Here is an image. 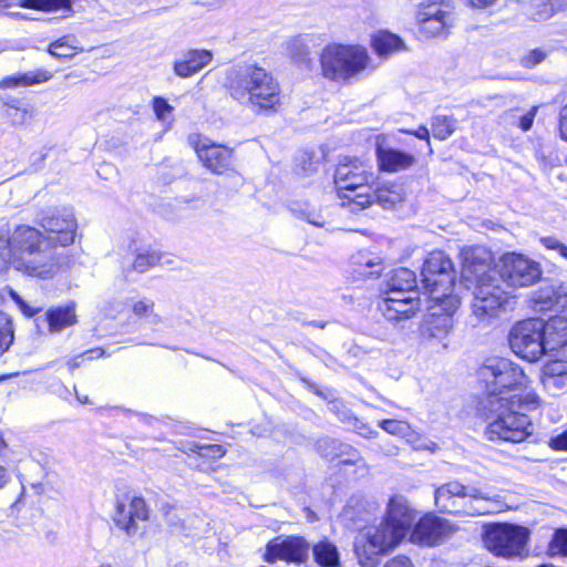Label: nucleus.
<instances>
[{"instance_id": "f257e3e1", "label": "nucleus", "mask_w": 567, "mask_h": 567, "mask_svg": "<svg viewBox=\"0 0 567 567\" xmlns=\"http://www.w3.org/2000/svg\"><path fill=\"white\" fill-rule=\"evenodd\" d=\"M38 227L18 226L10 237L0 233V275L11 265L23 275L51 279L60 270L63 254L74 243L78 220L73 208H50L37 219Z\"/></svg>"}, {"instance_id": "f03ea898", "label": "nucleus", "mask_w": 567, "mask_h": 567, "mask_svg": "<svg viewBox=\"0 0 567 567\" xmlns=\"http://www.w3.org/2000/svg\"><path fill=\"white\" fill-rule=\"evenodd\" d=\"M540 276L539 264L515 252L502 257L501 278L485 264H466L462 271V280L466 289L472 291V319L476 324L487 323L511 303V297L499 285L501 280L511 287H529L538 281Z\"/></svg>"}, {"instance_id": "7ed1b4c3", "label": "nucleus", "mask_w": 567, "mask_h": 567, "mask_svg": "<svg viewBox=\"0 0 567 567\" xmlns=\"http://www.w3.org/2000/svg\"><path fill=\"white\" fill-rule=\"evenodd\" d=\"M539 404V396L534 392L489 399L484 405L487 420L485 437L511 443L525 441L534 430L527 412L536 410Z\"/></svg>"}, {"instance_id": "20e7f679", "label": "nucleus", "mask_w": 567, "mask_h": 567, "mask_svg": "<svg viewBox=\"0 0 567 567\" xmlns=\"http://www.w3.org/2000/svg\"><path fill=\"white\" fill-rule=\"evenodd\" d=\"M225 86L237 103L256 114L276 112L279 106V83L257 64L244 63L229 68Z\"/></svg>"}, {"instance_id": "39448f33", "label": "nucleus", "mask_w": 567, "mask_h": 567, "mask_svg": "<svg viewBox=\"0 0 567 567\" xmlns=\"http://www.w3.org/2000/svg\"><path fill=\"white\" fill-rule=\"evenodd\" d=\"M434 505L440 513L460 517H476L495 512V497L475 486H466L457 480L437 486Z\"/></svg>"}, {"instance_id": "423d86ee", "label": "nucleus", "mask_w": 567, "mask_h": 567, "mask_svg": "<svg viewBox=\"0 0 567 567\" xmlns=\"http://www.w3.org/2000/svg\"><path fill=\"white\" fill-rule=\"evenodd\" d=\"M373 178V173L364 162L352 157L342 158L334 172V184L341 206L349 208L352 213L368 208L370 203L368 192Z\"/></svg>"}, {"instance_id": "0eeeda50", "label": "nucleus", "mask_w": 567, "mask_h": 567, "mask_svg": "<svg viewBox=\"0 0 567 567\" xmlns=\"http://www.w3.org/2000/svg\"><path fill=\"white\" fill-rule=\"evenodd\" d=\"M370 63L365 48L331 43L320 53L323 78L336 82H349L364 71Z\"/></svg>"}, {"instance_id": "6e6552de", "label": "nucleus", "mask_w": 567, "mask_h": 567, "mask_svg": "<svg viewBox=\"0 0 567 567\" xmlns=\"http://www.w3.org/2000/svg\"><path fill=\"white\" fill-rule=\"evenodd\" d=\"M422 284L435 302H450L457 309L458 300L452 295L455 284V269L452 260L443 251H433L422 267Z\"/></svg>"}, {"instance_id": "1a4fd4ad", "label": "nucleus", "mask_w": 567, "mask_h": 567, "mask_svg": "<svg viewBox=\"0 0 567 567\" xmlns=\"http://www.w3.org/2000/svg\"><path fill=\"white\" fill-rule=\"evenodd\" d=\"M529 539V530L509 523H492L484 525L482 542L494 556L513 559L522 557Z\"/></svg>"}, {"instance_id": "9d476101", "label": "nucleus", "mask_w": 567, "mask_h": 567, "mask_svg": "<svg viewBox=\"0 0 567 567\" xmlns=\"http://www.w3.org/2000/svg\"><path fill=\"white\" fill-rule=\"evenodd\" d=\"M478 377L485 384L486 402L494 398H505V391L524 386L527 379L519 365L504 358L487 360L480 369Z\"/></svg>"}, {"instance_id": "9b49d317", "label": "nucleus", "mask_w": 567, "mask_h": 567, "mask_svg": "<svg viewBox=\"0 0 567 567\" xmlns=\"http://www.w3.org/2000/svg\"><path fill=\"white\" fill-rule=\"evenodd\" d=\"M545 328V321L540 319H527L514 324L508 333L513 352L528 362L538 361L547 351Z\"/></svg>"}, {"instance_id": "f8f14e48", "label": "nucleus", "mask_w": 567, "mask_h": 567, "mask_svg": "<svg viewBox=\"0 0 567 567\" xmlns=\"http://www.w3.org/2000/svg\"><path fill=\"white\" fill-rule=\"evenodd\" d=\"M363 537L367 543L354 545L355 554L362 567H375L378 556L394 548L404 537L401 536L385 520L379 526H371L365 529Z\"/></svg>"}, {"instance_id": "ddd939ff", "label": "nucleus", "mask_w": 567, "mask_h": 567, "mask_svg": "<svg viewBox=\"0 0 567 567\" xmlns=\"http://www.w3.org/2000/svg\"><path fill=\"white\" fill-rule=\"evenodd\" d=\"M436 303L444 310V313L430 312L426 315L420 327V336L423 346L434 351H441L449 347V338L454 327L453 312L456 309L452 310L451 303L447 301Z\"/></svg>"}, {"instance_id": "4468645a", "label": "nucleus", "mask_w": 567, "mask_h": 567, "mask_svg": "<svg viewBox=\"0 0 567 567\" xmlns=\"http://www.w3.org/2000/svg\"><path fill=\"white\" fill-rule=\"evenodd\" d=\"M419 31L425 38L446 37L453 24L450 4L445 0H423L419 4Z\"/></svg>"}, {"instance_id": "2eb2a0df", "label": "nucleus", "mask_w": 567, "mask_h": 567, "mask_svg": "<svg viewBox=\"0 0 567 567\" xmlns=\"http://www.w3.org/2000/svg\"><path fill=\"white\" fill-rule=\"evenodd\" d=\"M150 518V508L143 497L123 495L116 499L113 522L127 537L140 533V524Z\"/></svg>"}, {"instance_id": "dca6fc26", "label": "nucleus", "mask_w": 567, "mask_h": 567, "mask_svg": "<svg viewBox=\"0 0 567 567\" xmlns=\"http://www.w3.org/2000/svg\"><path fill=\"white\" fill-rule=\"evenodd\" d=\"M190 146L195 150L198 159L203 166L216 175H223L231 169L233 150L224 145H218L207 137L200 135H190L188 137Z\"/></svg>"}, {"instance_id": "f3484780", "label": "nucleus", "mask_w": 567, "mask_h": 567, "mask_svg": "<svg viewBox=\"0 0 567 567\" xmlns=\"http://www.w3.org/2000/svg\"><path fill=\"white\" fill-rule=\"evenodd\" d=\"M310 545L300 536H278L266 545L264 560L272 564L276 560L302 564L309 557Z\"/></svg>"}, {"instance_id": "a211bd4d", "label": "nucleus", "mask_w": 567, "mask_h": 567, "mask_svg": "<svg viewBox=\"0 0 567 567\" xmlns=\"http://www.w3.org/2000/svg\"><path fill=\"white\" fill-rule=\"evenodd\" d=\"M458 529L450 520L435 515L423 516L411 534V542L420 545L435 546L445 542Z\"/></svg>"}, {"instance_id": "6ab92c4d", "label": "nucleus", "mask_w": 567, "mask_h": 567, "mask_svg": "<svg viewBox=\"0 0 567 567\" xmlns=\"http://www.w3.org/2000/svg\"><path fill=\"white\" fill-rule=\"evenodd\" d=\"M317 451L328 460L340 458L341 464H353L360 468L367 470V463L359 452L348 444L334 439H320L316 443Z\"/></svg>"}, {"instance_id": "aec40b11", "label": "nucleus", "mask_w": 567, "mask_h": 567, "mask_svg": "<svg viewBox=\"0 0 567 567\" xmlns=\"http://www.w3.org/2000/svg\"><path fill=\"white\" fill-rule=\"evenodd\" d=\"M415 519V512L411 508L403 495H394L388 504L384 520L391 525L396 533L405 537Z\"/></svg>"}, {"instance_id": "412c9836", "label": "nucleus", "mask_w": 567, "mask_h": 567, "mask_svg": "<svg viewBox=\"0 0 567 567\" xmlns=\"http://www.w3.org/2000/svg\"><path fill=\"white\" fill-rule=\"evenodd\" d=\"M379 308L381 309L383 316L390 321L406 320L414 317L420 310V298H383L379 305Z\"/></svg>"}, {"instance_id": "4be33fe9", "label": "nucleus", "mask_w": 567, "mask_h": 567, "mask_svg": "<svg viewBox=\"0 0 567 567\" xmlns=\"http://www.w3.org/2000/svg\"><path fill=\"white\" fill-rule=\"evenodd\" d=\"M377 157L380 168L388 173L405 171L416 163L414 155L392 147L378 146Z\"/></svg>"}, {"instance_id": "5701e85b", "label": "nucleus", "mask_w": 567, "mask_h": 567, "mask_svg": "<svg viewBox=\"0 0 567 567\" xmlns=\"http://www.w3.org/2000/svg\"><path fill=\"white\" fill-rule=\"evenodd\" d=\"M213 60V53L209 50H188L181 59L174 62V72L181 78H189L199 72Z\"/></svg>"}, {"instance_id": "b1692460", "label": "nucleus", "mask_w": 567, "mask_h": 567, "mask_svg": "<svg viewBox=\"0 0 567 567\" xmlns=\"http://www.w3.org/2000/svg\"><path fill=\"white\" fill-rule=\"evenodd\" d=\"M76 321L74 309L70 306L49 309L43 317L35 319L37 327L47 324L51 333H59Z\"/></svg>"}, {"instance_id": "393cba45", "label": "nucleus", "mask_w": 567, "mask_h": 567, "mask_svg": "<svg viewBox=\"0 0 567 567\" xmlns=\"http://www.w3.org/2000/svg\"><path fill=\"white\" fill-rule=\"evenodd\" d=\"M368 194L370 196L369 207L378 204L384 209H393L404 199L403 187L400 184H384L377 188L370 185Z\"/></svg>"}, {"instance_id": "a878e982", "label": "nucleus", "mask_w": 567, "mask_h": 567, "mask_svg": "<svg viewBox=\"0 0 567 567\" xmlns=\"http://www.w3.org/2000/svg\"><path fill=\"white\" fill-rule=\"evenodd\" d=\"M371 45L381 58L408 50L403 39L388 30L377 31L371 38Z\"/></svg>"}, {"instance_id": "bb28decb", "label": "nucleus", "mask_w": 567, "mask_h": 567, "mask_svg": "<svg viewBox=\"0 0 567 567\" xmlns=\"http://www.w3.org/2000/svg\"><path fill=\"white\" fill-rule=\"evenodd\" d=\"M53 76L52 72L43 69H37L9 75L0 80V89L30 86L49 81Z\"/></svg>"}, {"instance_id": "cd10ccee", "label": "nucleus", "mask_w": 567, "mask_h": 567, "mask_svg": "<svg viewBox=\"0 0 567 567\" xmlns=\"http://www.w3.org/2000/svg\"><path fill=\"white\" fill-rule=\"evenodd\" d=\"M545 341L547 349H555L567 344V319L555 317L545 322Z\"/></svg>"}, {"instance_id": "c85d7f7f", "label": "nucleus", "mask_w": 567, "mask_h": 567, "mask_svg": "<svg viewBox=\"0 0 567 567\" xmlns=\"http://www.w3.org/2000/svg\"><path fill=\"white\" fill-rule=\"evenodd\" d=\"M315 40L311 35H298L288 43V53L295 63L311 64L310 49Z\"/></svg>"}, {"instance_id": "c756f323", "label": "nucleus", "mask_w": 567, "mask_h": 567, "mask_svg": "<svg viewBox=\"0 0 567 567\" xmlns=\"http://www.w3.org/2000/svg\"><path fill=\"white\" fill-rule=\"evenodd\" d=\"M315 560L322 567H337L339 553L337 547L327 540H322L312 547Z\"/></svg>"}, {"instance_id": "7c9ffc66", "label": "nucleus", "mask_w": 567, "mask_h": 567, "mask_svg": "<svg viewBox=\"0 0 567 567\" xmlns=\"http://www.w3.org/2000/svg\"><path fill=\"white\" fill-rule=\"evenodd\" d=\"M388 288L399 289L401 291H416L415 274L408 268L395 269L386 281Z\"/></svg>"}, {"instance_id": "2f4dec72", "label": "nucleus", "mask_w": 567, "mask_h": 567, "mask_svg": "<svg viewBox=\"0 0 567 567\" xmlns=\"http://www.w3.org/2000/svg\"><path fill=\"white\" fill-rule=\"evenodd\" d=\"M132 312L140 319H146L152 326L162 323V317L155 313V302L148 298L133 300L131 303Z\"/></svg>"}, {"instance_id": "473e14b6", "label": "nucleus", "mask_w": 567, "mask_h": 567, "mask_svg": "<svg viewBox=\"0 0 567 567\" xmlns=\"http://www.w3.org/2000/svg\"><path fill=\"white\" fill-rule=\"evenodd\" d=\"M567 7V0H534L535 20H547L556 11L563 10Z\"/></svg>"}, {"instance_id": "72a5a7b5", "label": "nucleus", "mask_w": 567, "mask_h": 567, "mask_svg": "<svg viewBox=\"0 0 567 567\" xmlns=\"http://www.w3.org/2000/svg\"><path fill=\"white\" fill-rule=\"evenodd\" d=\"M456 121L446 115H436L432 118V134L435 138L444 141L449 138L455 131Z\"/></svg>"}, {"instance_id": "f704fd0d", "label": "nucleus", "mask_w": 567, "mask_h": 567, "mask_svg": "<svg viewBox=\"0 0 567 567\" xmlns=\"http://www.w3.org/2000/svg\"><path fill=\"white\" fill-rule=\"evenodd\" d=\"M567 375V361L554 360L548 362L543 370L542 382L544 386L555 384V380H560L559 377Z\"/></svg>"}, {"instance_id": "c9c22d12", "label": "nucleus", "mask_w": 567, "mask_h": 567, "mask_svg": "<svg viewBox=\"0 0 567 567\" xmlns=\"http://www.w3.org/2000/svg\"><path fill=\"white\" fill-rule=\"evenodd\" d=\"M162 254L155 250H145L138 252L133 262V269L138 272H145L148 269L161 264Z\"/></svg>"}, {"instance_id": "e433bc0d", "label": "nucleus", "mask_w": 567, "mask_h": 567, "mask_svg": "<svg viewBox=\"0 0 567 567\" xmlns=\"http://www.w3.org/2000/svg\"><path fill=\"white\" fill-rule=\"evenodd\" d=\"M358 259H364V268L359 270V275L362 277L379 276L383 270L382 260L379 256L359 252Z\"/></svg>"}, {"instance_id": "4c0bfd02", "label": "nucleus", "mask_w": 567, "mask_h": 567, "mask_svg": "<svg viewBox=\"0 0 567 567\" xmlns=\"http://www.w3.org/2000/svg\"><path fill=\"white\" fill-rule=\"evenodd\" d=\"M0 101L3 105L8 106L11 110H17V114L21 113V120L12 118V125L19 126L27 123L28 120L32 117L31 110L29 107H22L21 100L10 96V95H0Z\"/></svg>"}, {"instance_id": "58836bf2", "label": "nucleus", "mask_w": 567, "mask_h": 567, "mask_svg": "<svg viewBox=\"0 0 567 567\" xmlns=\"http://www.w3.org/2000/svg\"><path fill=\"white\" fill-rule=\"evenodd\" d=\"M20 7L37 10H59L70 7V0H21Z\"/></svg>"}, {"instance_id": "ea45409f", "label": "nucleus", "mask_w": 567, "mask_h": 567, "mask_svg": "<svg viewBox=\"0 0 567 567\" xmlns=\"http://www.w3.org/2000/svg\"><path fill=\"white\" fill-rule=\"evenodd\" d=\"M292 212L297 217L316 227H323L327 223V218L321 210H317L308 205L305 207L292 208Z\"/></svg>"}, {"instance_id": "a19ab883", "label": "nucleus", "mask_w": 567, "mask_h": 567, "mask_svg": "<svg viewBox=\"0 0 567 567\" xmlns=\"http://www.w3.org/2000/svg\"><path fill=\"white\" fill-rule=\"evenodd\" d=\"M539 302L543 303L542 309H550L556 307L558 309L567 308V291L563 287L558 291L553 292V296H539Z\"/></svg>"}, {"instance_id": "79ce46f5", "label": "nucleus", "mask_w": 567, "mask_h": 567, "mask_svg": "<svg viewBox=\"0 0 567 567\" xmlns=\"http://www.w3.org/2000/svg\"><path fill=\"white\" fill-rule=\"evenodd\" d=\"M548 551L551 556H567V529H557L549 543Z\"/></svg>"}, {"instance_id": "37998d69", "label": "nucleus", "mask_w": 567, "mask_h": 567, "mask_svg": "<svg viewBox=\"0 0 567 567\" xmlns=\"http://www.w3.org/2000/svg\"><path fill=\"white\" fill-rule=\"evenodd\" d=\"M548 51L543 48H537L528 51L520 58V64L525 68H534L545 61Z\"/></svg>"}, {"instance_id": "c03bdc74", "label": "nucleus", "mask_w": 567, "mask_h": 567, "mask_svg": "<svg viewBox=\"0 0 567 567\" xmlns=\"http://www.w3.org/2000/svg\"><path fill=\"white\" fill-rule=\"evenodd\" d=\"M381 427L393 435L405 436L410 433V425L406 422L398 420H384Z\"/></svg>"}, {"instance_id": "a18cd8bd", "label": "nucleus", "mask_w": 567, "mask_h": 567, "mask_svg": "<svg viewBox=\"0 0 567 567\" xmlns=\"http://www.w3.org/2000/svg\"><path fill=\"white\" fill-rule=\"evenodd\" d=\"M540 244L548 250L556 251L560 257L567 260V246L555 236L540 237Z\"/></svg>"}, {"instance_id": "49530a36", "label": "nucleus", "mask_w": 567, "mask_h": 567, "mask_svg": "<svg viewBox=\"0 0 567 567\" xmlns=\"http://www.w3.org/2000/svg\"><path fill=\"white\" fill-rule=\"evenodd\" d=\"M49 53L58 58H72L75 54V48L64 40H58L50 44Z\"/></svg>"}, {"instance_id": "de8ad7c7", "label": "nucleus", "mask_w": 567, "mask_h": 567, "mask_svg": "<svg viewBox=\"0 0 567 567\" xmlns=\"http://www.w3.org/2000/svg\"><path fill=\"white\" fill-rule=\"evenodd\" d=\"M225 453H226L225 449L218 444L197 446V454L200 457H205V458H209V460H219L225 455Z\"/></svg>"}, {"instance_id": "09e8293b", "label": "nucleus", "mask_w": 567, "mask_h": 567, "mask_svg": "<svg viewBox=\"0 0 567 567\" xmlns=\"http://www.w3.org/2000/svg\"><path fill=\"white\" fill-rule=\"evenodd\" d=\"M8 293L24 316L31 318L40 311V308H34L28 305L16 290L10 288Z\"/></svg>"}, {"instance_id": "8fccbe9b", "label": "nucleus", "mask_w": 567, "mask_h": 567, "mask_svg": "<svg viewBox=\"0 0 567 567\" xmlns=\"http://www.w3.org/2000/svg\"><path fill=\"white\" fill-rule=\"evenodd\" d=\"M153 109L156 117L161 121H165L174 111V107L168 104L164 97H154Z\"/></svg>"}, {"instance_id": "3c124183", "label": "nucleus", "mask_w": 567, "mask_h": 567, "mask_svg": "<svg viewBox=\"0 0 567 567\" xmlns=\"http://www.w3.org/2000/svg\"><path fill=\"white\" fill-rule=\"evenodd\" d=\"M535 156L543 171H548L555 166L556 162L558 161L557 156H555L551 152L546 153L544 148L537 150Z\"/></svg>"}, {"instance_id": "603ef678", "label": "nucleus", "mask_w": 567, "mask_h": 567, "mask_svg": "<svg viewBox=\"0 0 567 567\" xmlns=\"http://www.w3.org/2000/svg\"><path fill=\"white\" fill-rule=\"evenodd\" d=\"M549 446L556 451H567V429L563 433L551 437Z\"/></svg>"}, {"instance_id": "864d4df0", "label": "nucleus", "mask_w": 567, "mask_h": 567, "mask_svg": "<svg viewBox=\"0 0 567 567\" xmlns=\"http://www.w3.org/2000/svg\"><path fill=\"white\" fill-rule=\"evenodd\" d=\"M536 113H537V106H534L529 112H527L525 115H523L520 117L519 127L524 132H527L532 128Z\"/></svg>"}, {"instance_id": "5fc2aeb1", "label": "nucleus", "mask_w": 567, "mask_h": 567, "mask_svg": "<svg viewBox=\"0 0 567 567\" xmlns=\"http://www.w3.org/2000/svg\"><path fill=\"white\" fill-rule=\"evenodd\" d=\"M383 298H395V299H404L406 297H419L417 291H401L399 289L388 288L384 290Z\"/></svg>"}, {"instance_id": "6e6d98bb", "label": "nucleus", "mask_w": 567, "mask_h": 567, "mask_svg": "<svg viewBox=\"0 0 567 567\" xmlns=\"http://www.w3.org/2000/svg\"><path fill=\"white\" fill-rule=\"evenodd\" d=\"M559 133L560 137L567 142V104L560 110L559 113Z\"/></svg>"}, {"instance_id": "4d7b16f0", "label": "nucleus", "mask_w": 567, "mask_h": 567, "mask_svg": "<svg viewBox=\"0 0 567 567\" xmlns=\"http://www.w3.org/2000/svg\"><path fill=\"white\" fill-rule=\"evenodd\" d=\"M402 132L414 135L420 140H425L427 145L430 146V131L426 126L421 125L415 131L402 130Z\"/></svg>"}, {"instance_id": "13d9d810", "label": "nucleus", "mask_w": 567, "mask_h": 567, "mask_svg": "<svg viewBox=\"0 0 567 567\" xmlns=\"http://www.w3.org/2000/svg\"><path fill=\"white\" fill-rule=\"evenodd\" d=\"M384 567H413V565L408 557L398 556L389 560Z\"/></svg>"}, {"instance_id": "bf43d9fd", "label": "nucleus", "mask_w": 567, "mask_h": 567, "mask_svg": "<svg viewBox=\"0 0 567 567\" xmlns=\"http://www.w3.org/2000/svg\"><path fill=\"white\" fill-rule=\"evenodd\" d=\"M13 341V333H8L7 331L4 333L0 334V354L7 351Z\"/></svg>"}, {"instance_id": "052dcab7", "label": "nucleus", "mask_w": 567, "mask_h": 567, "mask_svg": "<svg viewBox=\"0 0 567 567\" xmlns=\"http://www.w3.org/2000/svg\"><path fill=\"white\" fill-rule=\"evenodd\" d=\"M6 331L8 333H13L12 323L8 316L0 311V334L4 333Z\"/></svg>"}, {"instance_id": "680f3d73", "label": "nucleus", "mask_w": 567, "mask_h": 567, "mask_svg": "<svg viewBox=\"0 0 567 567\" xmlns=\"http://www.w3.org/2000/svg\"><path fill=\"white\" fill-rule=\"evenodd\" d=\"M10 480L11 476L9 471L4 466L0 465V489L4 488Z\"/></svg>"}, {"instance_id": "e2e57ef3", "label": "nucleus", "mask_w": 567, "mask_h": 567, "mask_svg": "<svg viewBox=\"0 0 567 567\" xmlns=\"http://www.w3.org/2000/svg\"><path fill=\"white\" fill-rule=\"evenodd\" d=\"M467 1L473 8L484 9V8H487L492 4H494V2L496 0H467Z\"/></svg>"}, {"instance_id": "0e129e2a", "label": "nucleus", "mask_w": 567, "mask_h": 567, "mask_svg": "<svg viewBox=\"0 0 567 567\" xmlns=\"http://www.w3.org/2000/svg\"><path fill=\"white\" fill-rule=\"evenodd\" d=\"M226 0H202V4L210 8H220L225 4Z\"/></svg>"}, {"instance_id": "69168bd1", "label": "nucleus", "mask_w": 567, "mask_h": 567, "mask_svg": "<svg viewBox=\"0 0 567 567\" xmlns=\"http://www.w3.org/2000/svg\"><path fill=\"white\" fill-rule=\"evenodd\" d=\"M560 380H555V384L545 386L547 390H561L566 385V378L559 377Z\"/></svg>"}, {"instance_id": "338daca9", "label": "nucleus", "mask_w": 567, "mask_h": 567, "mask_svg": "<svg viewBox=\"0 0 567 567\" xmlns=\"http://www.w3.org/2000/svg\"><path fill=\"white\" fill-rule=\"evenodd\" d=\"M86 354H90V359H92L94 357H102L104 354V350L101 348H95V349H92L89 352H86ZM83 355H85V353H83L81 357H83Z\"/></svg>"}, {"instance_id": "774afa93", "label": "nucleus", "mask_w": 567, "mask_h": 567, "mask_svg": "<svg viewBox=\"0 0 567 567\" xmlns=\"http://www.w3.org/2000/svg\"><path fill=\"white\" fill-rule=\"evenodd\" d=\"M306 324H309V326H312V327H316L319 329H324L327 326V322L321 321V320H312V321L307 322Z\"/></svg>"}]
</instances>
